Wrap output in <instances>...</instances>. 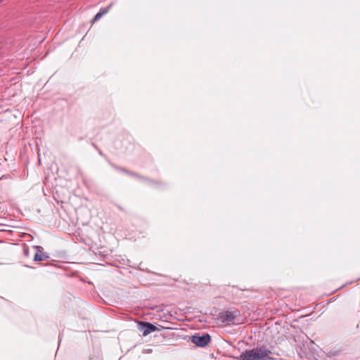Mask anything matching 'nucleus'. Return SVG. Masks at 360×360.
Instances as JSON below:
<instances>
[{"mask_svg":"<svg viewBox=\"0 0 360 360\" xmlns=\"http://www.w3.org/2000/svg\"><path fill=\"white\" fill-rule=\"evenodd\" d=\"M112 167H113L114 168H115L116 169L119 170V171H121V172H123L127 173V174H131V175H134V174H132V173H131V172H129L128 171H127V170H126V169H124L119 168V167H116V166H115V165H112Z\"/></svg>","mask_w":360,"mask_h":360,"instance_id":"6e6552de","label":"nucleus"},{"mask_svg":"<svg viewBox=\"0 0 360 360\" xmlns=\"http://www.w3.org/2000/svg\"><path fill=\"white\" fill-rule=\"evenodd\" d=\"M239 315V311L237 310L234 311H226L219 314V319L224 323H236V319Z\"/></svg>","mask_w":360,"mask_h":360,"instance_id":"f03ea898","label":"nucleus"},{"mask_svg":"<svg viewBox=\"0 0 360 360\" xmlns=\"http://www.w3.org/2000/svg\"><path fill=\"white\" fill-rule=\"evenodd\" d=\"M24 252H25V254L26 255H28V251H27V250H24Z\"/></svg>","mask_w":360,"mask_h":360,"instance_id":"1a4fd4ad","label":"nucleus"},{"mask_svg":"<svg viewBox=\"0 0 360 360\" xmlns=\"http://www.w3.org/2000/svg\"><path fill=\"white\" fill-rule=\"evenodd\" d=\"M273 352L265 347L247 350L240 355V360H274Z\"/></svg>","mask_w":360,"mask_h":360,"instance_id":"f257e3e1","label":"nucleus"},{"mask_svg":"<svg viewBox=\"0 0 360 360\" xmlns=\"http://www.w3.org/2000/svg\"><path fill=\"white\" fill-rule=\"evenodd\" d=\"M4 0H0V4Z\"/></svg>","mask_w":360,"mask_h":360,"instance_id":"9d476101","label":"nucleus"},{"mask_svg":"<svg viewBox=\"0 0 360 360\" xmlns=\"http://www.w3.org/2000/svg\"><path fill=\"white\" fill-rule=\"evenodd\" d=\"M110 7H111V4L109 5L108 6H107V7L101 8L100 12L103 14V15H104L105 14L108 13V11H110Z\"/></svg>","mask_w":360,"mask_h":360,"instance_id":"423d86ee","label":"nucleus"},{"mask_svg":"<svg viewBox=\"0 0 360 360\" xmlns=\"http://www.w3.org/2000/svg\"><path fill=\"white\" fill-rule=\"evenodd\" d=\"M139 330L142 333L143 336L148 335L152 332L157 330V327L153 324L148 322H139Z\"/></svg>","mask_w":360,"mask_h":360,"instance_id":"20e7f679","label":"nucleus"},{"mask_svg":"<svg viewBox=\"0 0 360 360\" xmlns=\"http://www.w3.org/2000/svg\"><path fill=\"white\" fill-rule=\"evenodd\" d=\"M37 248L39 250H37V252L35 253V255L34 256V261L40 262V261H43V260H45L49 258L48 255L41 251L42 248L41 247H37Z\"/></svg>","mask_w":360,"mask_h":360,"instance_id":"39448f33","label":"nucleus"},{"mask_svg":"<svg viewBox=\"0 0 360 360\" xmlns=\"http://www.w3.org/2000/svg\"><path fill=\"white\" fill-rule=\"evenodd\" d=\"M102 16H103V14L99 11L94 16V19L92 20V22H94L98 20Z\"/></svg>","mask_w":360,"mask_h":360,"instance_id":"0eeeda50","label":"nucleus"},{"mask_svg":"<svg viewBox=\"0 0 360 360\" xmlns=\"http://www.w3.org/2000/svg\"><path fill=\"white\" fill-rule=\"evenodd\" d=\"M210 335L207 333H204L202 335L195 334L191 337V341L196 346L204 347L210 342Z\"/></svg>","mask_w":360,"mask_h":360,"instance_id":"7ed1b4c3","label":"nucleus"}]
</instances>
